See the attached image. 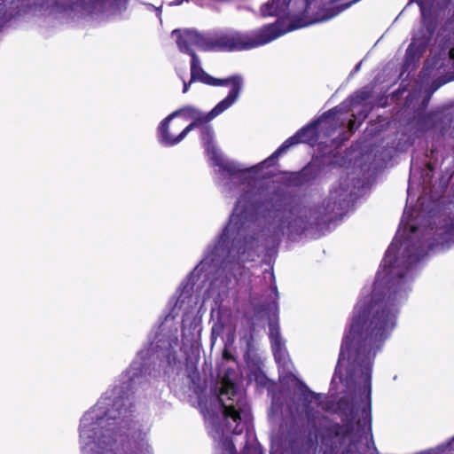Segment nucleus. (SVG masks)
Returning <instances> with one entry per match:
<instances>
[{"mask_svg":"<svg viewBox=\"0 0 454 454\" xmlns=\"http://www.w3.org/2000/svg\"><path fill=\"white\" fill-rule=\"evenodd\" d=\"M262 225L223 229L214 246L184 280L178 296L164 320L153 330L147 348L140 350L130 367L121 375V384L106 390L97 403L81 418L79 442L82 454H153L146 438L148 425L129 419L132 408L129 391H137L161 371L169 373L182 367L197 342L201 331L198 311L199 296L194 293L195 278L216 267L204 296L203 303L212 300V313L217 321L211 330L214 342L227 332L234 338V318L230 309L222 306L230 290L249 276V262L260 254L278 244L263 239Z\"/></svg>","mask_w":454,"mask_h":454,"instance_id":"obj_1","label":"nucleus"},{"mask_svg":"<svg viewBox=\"0 0 454 454\" xmlns=\"http://www.w3.org/2000/svg\"><path fill=\"white\" fill-rule=\"evenodd\" d=\"M433 230L411 224L406 208L373 284L362 289L353 309L332 381L339 380L349 395L338 403L346 423L343 440L349 441L346 454H355L359 442L368 440L373 361L397 325L400 307L411 290L415 265L429 251L444 250L454 242V219L447 230Z\"/></svg>","mask_w":454,"mask_h":454,"instance_id":"obj_2","label":"nucleus"},{"mask_svg":"<svg viewBox=\"0 0 454 454\" xmlns=\"http://www.w3.org/2000/svg\"><path fill=\"white\" fill-rule=\"evenodd\" d=\"M201 141L212 160L216 183L226 196L237 202L226 229L262 225L263 239L276 242L281 238L296 240L307 231L328 221L342 217L349 209L355 193L348 178L333 184L329 195L318 207L309 206L288 194L260 185L259 165L245 167L226 158L214 143L210 126L201 129Z\"/></svg>","mask_w":454,"mask_h":454,"instance_id":"obj_3","label":"nucleus"},{"mask_svg":"<svg viewBox=\"0 0 454 454\" xmlns=\"http://www.w3.org/2000/svg\"><path fill=\"white\" fill-rule=\"evenodd\" d=\"M199 405L208 434L232 452L234 445L224 437V432L240 434L251 421L250 406L243 392L229 379H223L209 396L199 398Z\"/></svg>","mask_w":454,"mask_h":454,"instance_id":"obj_4","label":"nucleus"},{"mask_svg":"<svg viewBox=\"0 0 454 454\" xmlns=\"http://www.w3.org/2000/svg\"><path fill=\"white\" fill-rule=\"evenodd\" d=\"M270 4L269 10L273 11L277 4L273 0L263 4L261 8L262 14L266 16L262 9ZM287 14L290 19L288 25L284 20H278L275 23L263 26L251 32H238L234 30L220 31L214 34H207V51H244L256 48L277 39L282 35L309 25V20L302 13H297L292 5H286L284 10L267 16H280Z\"/></svg>","mask_w":454,"mask_h":454,"instance_id":"obj_5","label":"nucleus"},{"mask_svg":"<svg viewBox=\"0 0 454 454\" xmlns=\"http://www.w3.org/2000/svg\"><path fill=\"white\" fill-rule=\"evenodd\" d=\"M237 102V90L227 95L208 113H203L193 106H185L179 108L165 119L158 127L157 137L159 142L165 146H173L179 144L190 131L196 127L209 122Z\"/></svg>","mask_w":454,"mask_h":454,"instance_id":"obj_6","label":"nucleus"},{"mask_svg":"<svg viewBox=\"0 0 454 454\" xmlns=\"http://www.w3.org/2000/svg\"><path fill=\"white\" fill-rule=\"evenodd\" d=\"M344 108V106H339L325 113L317 121L301 129L295 135L286 139L270 157L258 163L260 183H262V178L271 175L272 170L270 168L275 166L278 157L286 153L291 146L299 143L312 144L317 141L320 131L328 129H335L338 126L344 125L347 119L340 116Z\"/></svg>","mask_w":454,"mask_h":454,"instance_id":"obj_7","label":"nucleus"},{"mask_svg":"<svg viewBox=\"0 0 454 454\" xmlns=\"http://www.w3.org/2000/svg\"><path fill=\"white\" fill-rule=\"evenodd\" d=\"M200 82L207 85L212 86H231V90L228 95H231L232 91L237 90V101L239 100L240 94L243 90L244 80L240 74L231 75L224 79H217L209 75L206 73L202 67L199 57L196 54H192L191 61V80L190 82Z\"/></svg>","mask_w":454,"mask_h":454,"instance_id":"obj_8","label":"nucleus"},{"mask_svg":"<svg viewBox=\"0 0 454 454\" xmlns=\"http://www.w3.org/2000/svg\"><path fill=\"white\" fill-rule=\"evenodd\" d=\"M128 0H43L42 4L47 7H59L63 10H74L82 7L86 10H96L98 7L106 9L110 7L115 12H121L126 9Z\"/></svg>","mask_w":454,"mask_h":454,"instance_id":"obj_9","label":"nucleus"},{"mask_svg":"<svg viewBox=\"0 0 454 454\" xmlns=\"http://www.w3.org/2000/svg\"><path fill=\"white\" fill-rule=\"evenodd\" d=\"M269 337L276 362L285 373L292 374L294 365L280 336L278 325L275 321L270 320L269 323Z\"/></svg>","mask_w":454,"mask_h":454,"instance_id":"obj_10","label":"nucleus"},{"mask_svg":"<svg viewBox=\"0 0 454 454\" xmlns=\"http://www.w3.org/2000/svg\"><path fill=\"white\" fill-rule=\"evenodd\" d=\"M172 35L176 36V44L180 51L192 56L193 48L207 51V34H200L196 30H174Z\"/></svg>","mask_w":454,"mask_h":454,"instance_id":"obj_11","label":"nucleus"},{"mask_svg":"<svg viewBox=\"0 0 454 454\" xmlns=\"http://www.w3.org/2000/svg\"><path fill=\"white\" fill-rule=\"evenodd\" d=\"M424 49V45L419 44L417 46L416 43L412 42L406 51V65H409L411 62L414 61L415 59L422 53Z\"/></svg>","mask_w":454,"mask_h":454,"instance_id":"obj_12","label":"nucleus"},{"mask_svg":"<svg viewBox=\"0 0 454 454\" xmlns=\"http://www.w3.org/2000/svg\"><path fill=\"white\" fill-rule=\"evenodd\" d=\"M427 454H454V437L446 445L438 446L429 450Z\"/></svg>","mask_w":454,"mask_h":454,"instance_id":"obj_13","label":"nucleus"},{"mask_svg":"<svg viewBox=\"0 0 454 454\" xmlns=\"http://www.w3.org/2000/svg\"><path fill=\"white\" fill-rule=\"evenodd\" d=\"M369 97V94L367 91H359L357 92L354 97L351 98L350 99V104L349 106L352 107V110H354V108L359 105L360 103H362L363 101H365Z\"/></svg>","mask_w":454,"mask_h":454,"instance_id":"obj_14","label":"nucleus"},{"mask_svg":"<svg viewBox=\"0 0 454 454\" xmlns=\"http://www.w3.org/2000/svg\"><path fill=\"white\" fill-rule=\"evenodd\" d=\"M277 303L276 301H272L270 304H269L268 306V309H267V314H272L273 316L276 315V312H277Z\"/></svg>","mask_w":454,"mask_h":454,"instance_id":"obj_15","label":"nucleus"},{"mask_svg":"<svg viewBox=\"0 0 454 454\" xmlns=\"http://www.w3.org/2000/svg\"><path fill=\"white\" fill-rule=\"evenodd\" d=\"M353 117L355 118L354 120H349L348 121V130L351 133L354 132L357 129V127H358V125L356 124V115L353 114Z\"/></svg>","mask_w":454,"mask_h":454,"instance_id":"obj_16","label":"nucleus"},{"mask_svg":"<svg viewBox=\"0 0 454 454\" xmlns=\"http://www.w3.org/2000/svg\"><path fill=\"white\" fill-rule=\"evenodd\" d=\"M272 409L275 411H278L281 409V405L278 403V398L277 396H273L272 398Z\"/></svg>","mask_w":454,"mask_h":454,"instance_id":"obj_17","label":"nucleus"},{"mask_svg":"<svg viewBox=\"0 0 454 454\" xmlns=\"http://www.w3.org/2000/svg\"><path fill=\"white\" fill-rule=\"evenodd\" d=\"M369 108L365 107L361 113H359L357 120L359 122H361L363 120H364L368 114ZM360 123H358L359 125Z\"/></svg>","mask_w":454,"mask_h":454,"instance_id":"obj_18","label":"nucleus"},{"mask_svg":"<svg viewBox=\"0 0 454 454\" xmlns=\"http://www.w3.org/2000/svg\"><path fill=\"white\" fill-rule=\"evenodd\" d=\"M309 395L311 396V400L313 399L317 403L320 402V399H321V395H317V394H315V393H310V392H309Z\"/></svg>","mask_w":454,"mask_h":454,"instance_id":"obj_19","label":"nucleus"},{"mask_svg":"<svg viewBox=\"0 0 454 454\" xmlns=\"http://www.w3.org/2000/svg\"><path fill=\"white\" fill-rule=\"evenodd\" d=\"M182 80H183V82H184L183 92H184V93H186V92L188 91V90H189V86H190V84H191L192 82H189L187 83V82H186L183 78H182Z\"/></svg>","mask_w":454,"mask_h":454,"instance_id":"obj_20","label":"nucleus"},{"mask_svg":"<svg viewBox=\"0 0 454 454\" xmlns=\"http://www.w3.org/2000/svg\"><path fill=\"white\" fill-rule=\"evenodd\" d=\"M450 57L451 59H454V49H452V50H450Z\"/></svg>","mask_w":454,"mask_h":454,"instance_id":"obj_21","label":"nucleus"},{"mask_svg":"<svg viewBox=\"0 0 454 454\" xmlns=\"http://www.w3.org/2000/svg\"><path fill=\"white\" fill-rule=\"evenodd\" d=\"M325 135H326V136H330V135H331V131L326 130V131H325Z\"/></svg>","mask_w":454,"mask_h":454,"instance_id":"obj_22","label":"nucleus"},{"mask_svg":"<svg viewBox=\"0 0 454 454\" xmlns=\"http://www.w3.org/2000/svg\"><path fill=\"white\" fill-rule=\"evenodd\" d=\"M275 294L277 295V287H274Z\"/></svg>","mask_w":454,"mask_h":454,"instance_id":"obj_23","label":"nucleus"},{"mask_svg":"<svg viewBox=\"0 0 454 454\" xmlns=\"http://www.w3.org/2000/svg\"><path fill=\"white\" fill-rule=\"evenodd\" d=\"M359 67H360V64H358V65L356 66V69L357 70V69L359 68Z\"/></svg>","mask_w":454,"mask_h":454,"instance_id":"obj_24","label":"nucleus"}]
</instances>
